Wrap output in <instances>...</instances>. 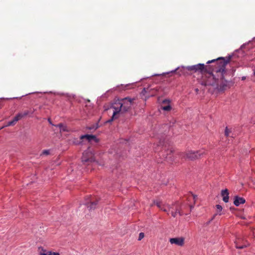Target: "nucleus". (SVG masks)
<instances>
[{
  "mask_svg": "<svg viewBox=\"0 0 255 255\" xmlns=\"http://www.w3.org/2000/svg\"><path fill=\"white\" fill-rule=\"evenodd\" d=\"M231 59V56L219 57L216 59L208 61L207 63H215L217 66L212 70L209 67L202 75L201 84L204 86L211 85L216 86L220 91H224L230 87L231 82L225 79L226 74L225 68Z\"/></svg>",
  "mask_w": 255,
  "mask_h": 255,
  "instance_id": "obj_1",
  "label": "nucleus"
},
{
  "mask_svg": "<svg viewBox=\"0 0 255 255\" xmlns=\"http://www.w3.org/2000/svg\"><path fill=\"white\" fill-rule=\"evenodd\" d=\"M134 98L126 97L119 100L118 106H113L114 109L113 114L112 118L108 121V122L113 121L114 119L118 118L117 115L120 113H124L130 111L133 104Z\"/></svg>",
  "mask_w": 255,
  "mask_h": 255,
  "instance_id": "obj_2",
  "label": "nucleus"
},
{
  "mask_svg": "<svg viewBox=\"0 0 255 255\" xmlns=\"http://www.w3.org/2000/svg\"><path fill=\"white\" fill-rule=\"evenodd\" d=\"M204 154H205L204 151L199 150L197 151H188L186 153H180L179 156L181 158L185 160H194L200 158Z\"/></svg>",
  "mask_w": 255,
  "mask_h": 255,
  "instance_id": "obj_3",
  "label": "nucleus"
},
{
  "mask_svg": "<svg viewBox=\"0 0 255 255\" xmlns=\"http://www.w3.org/2000/svg\"><path fill=\"white\" fill-rule=\"evenodd\" d=\"M210 66H205L204 64H198L196 65L187 66L186 69L190 71H193L195 73L198 72L202 74L209 69Z\"/></svg>",
  "mask_w": 255,
  "mask_h": 255,
  "instance_id": "obj_4",
  "label": "nucleus"
},
{
  "mask_svg": "<svg viewBox=\"0 0 255 255\" xmlns=\"http://www.w3.org/2000/svg\"><path fill=\"white\" fill-rule=\"evenodd\" d=\"M167 208L168 211L170 212L171 216L173 217H176L177 214H179L180 216L184 214L182 206L179 207L177 204H173L172 206L167 205Z\"/></svg>",
  "mask_w": 255,
  "mask_h": 255,
  "instance_id": "obj_5",
  "label": "nucleus"
},
{
  "mask_svg": "<svg viewBox=\"0 0 255 255\" xmlns=\"http://www.w3.org/2000/svg\"><path fill=\"white\" fill-rule=\"evenodd\" d=\"M82 161L84 163L87 162L92 163L95 161V159L91 152L85 151L83 153Z\"/></svg>",
  "mask_w": 255,
  "mask_h": 255,
  "instance_id": "obj_6",
  "label": "nucleus"
},
{
  "mask_svg": "<svg viewBox=\"0 0 255 255\" xmlns=\"http://www.w3.org/2000/svg\"><path fill=\"white\" fill-rule=\"evenodd\" d=\"M159 90V88L158 87L151 88L150 87H148L147 88H144L142 91L141 93L143 95H145L146 93H149L148 96H153L155 93Z\"/></svg>",
  "mask_w": 255,
  "mask_h": 255,
  "instance_id": "obj_7",
  "label": "nucleus"
},
{
  "mask_svg": "<svg viewBox=\"0 0 255 255\" xmlns=\"http://www.w3.org/2000/svg\"><path fill=\"white\" fill-rule=\"evenodd\" d=\"M169 242L171 244H175L182 247L184 245L185 238L183 237L170 238Z\"/></svg>",
  "mask_w": 255,
  "mask_h": 255,
  "instance_id": "obj_8",
  "label": "nucleus"
},
{
  "mask_svg": "<svg viewBox=\"0 0 255 255\" xmlns=\"http://www.w3.org/2000/svg\"><path fill=\"white\" fill-rule=\"evenodd\" d=\"M236 247L238 249H243L249 246V244L247 241L238 239L235 242Z\"/></svg>",
  "mask_w": 255,
  "mask_h": 255,
  "instance_id": "obj_9",
  "label": "nucleus"
},
{
  "mask_svg": "<svg viewBox=\"0 0 255 255\" xmlns=\"http://www.w3.org/2000/svg\"><path fill=\"white\" fill-rule=\"evenodd\" d=\"M38 253L40 255H59L58 253L47 251L42 247L38 248Z\"/></svg>",
  "mask_w": 255,
  "mask_h": 255,
  "instance_id": "obj_10",
  "label": "nucleus"
},
{
  "mask_svg": "<svg viewBox=\"0 0 255 255\" xmlns=\"http://www.w3.org/2000/svg\"><path fill=\"white\" fill-rule=\"evenodd\" d=\"M86 139L88 141H91L92 140H94L96 142L98 141V140L95 135H90V134H85L81 135L80 136V141H79V143L82 142L83 139Z\"/></svg>",
  "mask_w": 255,
  "mask_h": 255,
  "instance_id": "obj_11",
  "label": "nucleus"
},
{
  "mask_svg": "<svg viewBox=\"0 0 255 255\" xmlns=\"http://www.w3.org/2000/svg\"><path fill=\"white\" fill-rule=\"evenodd\" d=\"M245 199L243 197L236 196L234 198V204L236 206H239L240 204L245 203Z\"/></svg>",
  "mask_w": 255,
  "mask_h": 255,
  "instance_id": "obj_12",
  "label": "nucleus"
},
{
  "mask_svg": "<svg viewBox=\"0 0 255 255\" xmlns=\"http://www.w3.org/2000/svg\"><path fill=\"white\" fill-rule=\"evenodd\" d=\"M221 195L223 197V200L225 202L227 203L229 201V192L228 189H226L223 190L221 192Z\"/></svg>",
  "mask_w": 255,
  "mask_h": 255,
  "instance_id": "obj_13",
  "label": "nucleus"
},
{
  "mask_svg": "<svg viewBox=\"0 0 255 255\" xmlns=\"http://www.w3.org/2000/svg\"><path fill=\"white\" fill-rule=\"evenodd\" d=\"M154 204H155L160 210L168 212V208L165 207L164 205H162V203L159 201H154Z\"/></svg>",
  "mask_w": 255,
  "mask_h": 255,
  "instance_id": "obj_14",
  "label": "nucleus"
},
{
  "mask_svg": "<svg viewBox=\"0 0 255 255\" xmlns=\"http://www.w3.org/2000/svg\"><path fill=\"white\" fill-rule=\"evenodd\" d=\"M55 126L59 128H60V131L61 132H65V131H69V129L68 128V127L63 125L62 123H60L58 125H55Z\"/></svg>",
  "mask_w": 255,
  "mask_h": 255,
  "instance_id": "obj_15",
  "label": "nucleus"
},
{
  "mask_svg": "<svg viewBox=\"0 0 255 255\" xmlns=\"http://www.w3.org/2000/svg\"><path fill=\"white\" fill-rule=\"evenodd\" d=\"M29 112L28 111H25L22 113H18L16 115V117L18 119V121L23 118V117L29 115Z\"/></svg>",
  "mask_w": 255,
  "mask_h": 255,
  "instance_id": "obj_16",
  "label": "nucleus"
},
{
  "mask_svg": "<svg viewBox=\"0 0 255 255\" xmlns=\"http://www.w3.org/2000/svg\"><path fill=\"white\" fill-rule=\"evenodd\" d=\"M86 204H87V207L89 208V210H91L96 208L97 201L90 202L89 204L86 203Z\"/></svg>",
  "mask_w": 255,
  "mask_h": 255,
  "instance_id": "obj_17",
  "label": "nucleus"
},
{
  "mask_svg": "<svg viewBox=\"0 0 255 255\" xmlns=\"http://www.w3.org/2000/svg\"><path fill=\"white\" fill-rule=\"evenodd\" d=\"M196 199H197V196L191 193H189L188 195L187 200H188V201L191 202V201H193V202L194 204L195 203Z\"/></svg>",
  "mask_w": 255,
  "mask_h": 255,
  "instance_id": "obj_18",
  "label": "nucleus"
},
{
  "mask_svg": "<svg viewBox=\"0 0 255 255\" xmlns=\"http://www.w3.org/2000/svg\"><path fill=\"white\" fill-rule=\"evenodd\" d=\"M173 152V150L172 148H170L167 151V156L165 157V158L166 159V160L169 161H172L171 159V156H170V154Z\"/></svg>",
  "mask_w": 255,
  "mask_h": 255,
  "instance_id": "obj_19",
  "label": "nucleus"
},
{
  "mask_svg": "<svg viewBox=\"0 0 255 255\" xmlns=\"http://www.w3.org/2000/svg\"><path fill=\"white\" fill-rule=\"evenodd\" d=\"M161 109L165 111H169L171 109V107L170 105L163 106L161 107Z\"/></svg>",
  "mask_w": 255,
  "mask_h": 255,
  "instance_id": "obj_20",
  "label": "nucleus"
},
{
  "mask_svg": "<svg viewBox=\"0 0 255 255\" xmlns=\"http://www.w3.org/2000/svg\"><path fill=\"white\" fill-rule=\"evenodd\" d=\"M230 130L227 128H226V129H225V134L226 136H229V133L230 132Z\"/></svg>",
  "mask_w": 255,
  "mask_h": 255,
  "instance_id": "obj_21",
  "label": "nucleus"
},
{
  "mask_svg": "<svg viewBox=\"0 0 255 255\" xmlns=\"http://www.w3.org/2000/svg\"><path fill=\"white\" fill-rule=\"evenodd\" d=\"M144 237V234L143 233H140L139 234L138 237V240L140 241L141 239H142Z\"/></svg>",
  "mask_w": 255,
  "mask_h": 255,
  "instance_id": "obj_22",
  "label": "nucleus"
},
{
  "mask_svg": "<svg viewBox=\"0 0 255 255\" xmlns=\"http://www.w3.org/2000/svg\"><path fill=\"white\" fill-rule=\"evenodd\" d=\"M15 124L13 122V120L9 121L7 124L6 126H14Z\"/></svg>",
  "mask_w": 255,
  "mask_h": 255,
  "instance_id": "obj_23",
  "label": "nucleus"
},
{
  "mask_svg": "<svg viewBox=\"0 0 255 255\" xmlns=\"http://www.w3.org/2000/svg\"><path fill=\"white\" fill-rule=\"evenodd\" d=\"M216 208L219 212H221L222 210V207L220 205H217Z\"/></svg>",
  "mask_w": 255,
  "mask_h": 255,
  "instance_id": "obj_24",
  "label": "nucleus"
},
{
  "mask_svg": "<svg viewBox=\"0 0 255 255\" xmlns=\"http://www.w3.org/2000/svg\"><path fill=\"white\" fill-rule=\"evenodd\" d=\"M13 122L16 124V123L18 121V119H17V117H16V116H15L14 117V118H13V119L12 120Z\"/></svg>",
  "mask_w": 255,
  "mask_h": 255,
  "instance_id": "obj_25",
  "label": "nucleus"
},
{
  "mask_svg": "<svg viewBox=\"0 0 255 255\" xmlns=\"http://www.w3.org/2000/svg\"><path fill=\"white\" fill-rule=\"evenodd\" d=\"M216 215H216H215L214 216V217H213V218H212L210 221H209L208 222H207L206 223V225H208L209 224H210V223L211 222V221L212 220H213V219L214 218V217H215V216Z\"/></svg>",
  "mask_w": 255,
  "mask_h": 255,
  "instance_id": "obj_26",
  "label": "nucleus"
},
{
  "mask_svg": "<svg viewBox=\"0 0 255 255\" xmlns=\"http://www.w3.org/2000/svg\"><path fill=\"white\" fill-rule=\"evenodd\" d=\"M188 205L190 208V210H191L192 208L193 207V206L191 204H189Z\"/></svg>",
  "mask_w": 255,
  "mask_h": 255,
  "instance_id": "obj_27",
  "label": "nucleus"
},
{
  "mask_svg": "<svg viewBox=\"0 0 255 255\" xmlns=\"http://www.w3.org/2000/svg\"><path fill=\"white\" fill-rule=\"evenodd\" d=\"M48 152H48V151H47V150H44V151H43V153H45V154H47L48 153Z\"/></svg>",
  "mask_w": 255,
  "mask_h": 255,
  "instance_id": "obj_28",
  "label": "nucleus"
},
{
  "mask_svg": "<svg viewBox=\"0 0 255 255\" xmlns=\"http://www.w3.org/2000/svg\"><path fill=\"white\" fill-rule=\"evenodd\" d=\"M48 121L49 123L50 124H52L51 121V120H50V119H49L48 120Z\"/></svg>",
  "mask_w": 255,
  "mask_h": 255,
  "instance_id": "obj_29",
  "label": "nucleus"
},
{
  "mask_svg": "<svg viewBox=\"0 0 255 255\" xmlns=\"http://www.w3.org/2000/svg\"><path fill=\"white\" fill-rule=\"evenodd\" d=\"M195 90H196V92H197L198 91V89H196Z\"/></svg>",
  "mask_w": 255,
  "mask_h": 255,
  "instance_id": "obj_30",
  "label": "nucleus"
},
{
  "mask_svg": "<svg viewBox=\"0 0 255 255\" xmlns=\"http://www.w3.org/2000/svg\"><path fill=\"white\" fill-rule=\"evenodd\" d=\"M162 144V142H161V141H160V144Z\"/></svg>",
  "mask_w": 255,
  "mask_h": 255,
  "instance_id": "obj_31",
  "label": "nucleus"
},
{
  "mask_svg": "<svg viewBox=\"0 0 255 255\" xmlns=\"http://www.w3.org/2000/svg\"><path fill=\"white\" fill-rule=\"evenodd\" d=\"M242 79H243V80L245 79V77H243V78H242Z\"/></svg>",
  "mask_w": 255,
  "mask_h": 255,
  "instance_id": "obj_32",
  "label": "nucleus"
},
{
  "mask_svg": "<svg viewBox=\"0 0 255 255\" xmlns=\"http://www.w3.org/2000/svg\"><path fill=\"white\" fill-rule=\"evenodd\" d=\"M165 102H166V101H165V100H164V101H163V103H165Z\"/></svg>",
  "mask_w": 255,
  "mask_h": 255,
  "instance_id": "obj_33",
  "label": "nucleus"
}]
</instances>
